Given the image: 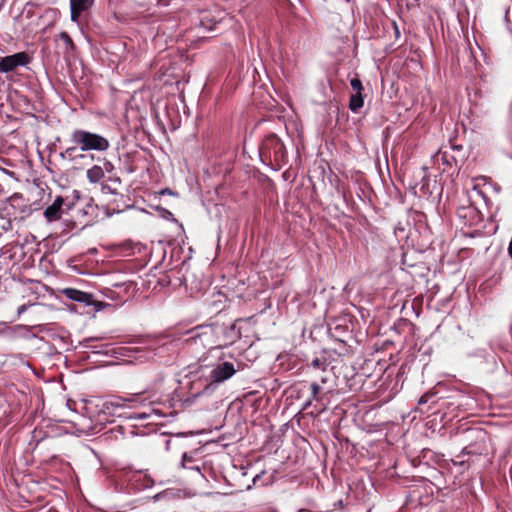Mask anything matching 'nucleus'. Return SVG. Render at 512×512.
Wrapping results in <instances>:
<instances>
[{"label":"nucleus","mask_w":512,"mask_h":512,"mask_svg":"<svg viewBox=\"0 0 512 512\" xmlns=\"http://www.w3.org/2000/svg\"><path fill=\"white\" fill-rule=\"evenodd\" d=\"M194 461V458L192 455L188 454V453H184L182 455V460H181V467L182 468H187V465L189 463H192Z\"/></svg>","instance_id":"nucleus-16"},{"label":"nucleus","mask_w":512,"mask_h":512,"mask_svg":"<svg viewBox=\"0 0 512 512\" xmlns=\"http://www.w3.org/2000/svg\"><path fill=\"white\" fill-rule=\"evenodd\" d=\"M310 387H311V392H312V396H311L312 399L318 400L317 394L319 393V391L321 389L320 385L316 382H313Z\"/></svg>","instance_id":"nucleus-17"},{"label":"nucleus","mask_w":512,"mask_h":512,"mask_svg":"<svg viewBox=\"0 0 512 512\" xmlns=\"http://www.w3.org/2000/svg\"><path fill=\"white\" fill-rule=\"evenodd\" d=\"M189 334H191L190 339H195L197 337H200V334L198 333V328L190 330Z\"/></svg>","instance_id":"nucleus-20"},{"label":"nucleus","mask_w":512,"mask_h":512,"mask_svg":"<svg viewBox=\"0 0 512 512\" xmlns=\"http://www.w3.org/2000/svg\"><path fill=\"white\" fill-rule=\"evenodd\" d=\"M61 294L64 295L71 301L78 302L84 306H94L96 311H100L103 304L93 299V295L74 288H64L61 290Z\"/></svg>","instance_id":"nucleus-3"},{"label":"nucleus","mask_w":512,"mask_h":512,"mask_svg":"<svg viewBox=\"0 0 512 512\" xmlns=\"http://www.w3.org/2000/svg\"><path fill=\"white\" fill-rule=\"evenodd\" d=\"M435 395L434 392L432 391H428L426 393H424L418 400V404L419 405H423V404H426L433 396Z\"/></svg>","instance_id":"nucleus-15"},{"label":"nucleus","mask_w":512,"mask_h":512,"mask_svg":"<svg viewBox=\"0 0 512 512\" xmlns=\"http://www.w3.org/2000/svg\"><path fill=\"white\" fill-rule=\"evenodd\" d=\"M86 177L92 184L99 183L104 178V169L99 165H94L86 171Z\"/></svg>","instance_id":"nucleus-9"},{"label":"nucleus","mask_w":512,"mask_h":512,"mask_svg":"<svg viewBox=\"0 0 512 512\" xmlns=\"http://www.w3.org/2000/svg\"><path fill=\"white\" fill-rule=\"evenodd\" d=\"M463 452H464V453H469V451H468L467 447H464Z\"/></svg>","instance_id":"nucleus-26"},{"label":"nucleus","mask_w":512,"mask_h":512,"mask_svg":"<svg viewBox=\"0 0 512 512\" xmlns=\"http://www.w3.org/2000/svg\"><path fill=\"white\" fill-rule=\"evenodd\" d=\"M350 85L356 93H361L363 90L362 82L359 78L355 77L350 80Z\"/></svg>","instance_id":"nucleus-14"},{"label":"nucleus","mask_w":512,"mask_h":512,"mask_svg":"<svg viewBox=\"0 0 512 512\" xmlns=\"http://www.w3.org/2000/svg\"><path fill=\"white\" fill-rule=\"evenodd\" d=\"M237 369L234 364L231 362H222L217 364L210 372V384L207 386V389L213 384H220L224 381L230 379L235 373Z\"/></svg>","instance_id":"nucleus-5"},{"label":"nucleus","mask_w":512,"mask_h":512,"mask_svg":"<svg viewBox=\"0 0 512 512\" xmlns=\"http://www.w3.org/2000/svg\"><path fill=\"white\" fill-rule=\"evenodd\" d=\"M186 469H190V470H193V471H196L198 472L199 474H201V469L198 465H195V466H189L187 465V468Z\"/></svg>","instance_id":"nucleus-22"},{"label":"nucleus","mask_w":512,"mask_h":512,"mask_svg":"<svg viewBox=\"0 0 512 512\" xmlns=\"http://www.w3.org/2000/svg\"><path fill=\"white\" fill-rule=\"evenodd\" d=\"M70 140L72 143L75 144V146L67 148L65 152L62 153L63 157L65 155L72 156V154L77 150V148H79L82 152H104L108 150L110 147V142L107 138L100 134L93 133L83 129H75L71 133Z\"/></svg>","instance_id":"nucleus-1"},{"label":"nucleus","mask_w":512,"mask_h":512,"mask_svg":"<svg viewBox=\"0 0 512 512\" xmlns=\"http://www.w3.org/2000/svg\"><path fill=\"white\" fill-rule=\"evenodd\" d=\"M30 63V57L26 52H18L13 55L0 58V73H9L17 67L26 66Z\"/></svg>","instance_id":"nucleus-4"},{"label":"nucleus","mask_w":512,"mask_h":512,"mask_svg":"<svg viewBox=\"0 0 512 512\" xmlns=\"http://www.w3.org/2000/svg\"><path fill=\"white\" fill-rule=\"evenodd\" d=\"M262 154H268L277 164L285 162L286 160V149L281 139L276 135H270L264 140Z\"/></svg>","instance_id":"nucleus-2"},{"label":"nucleus","mask_w":512,"mask_h":512,"mask_svg":"<svg viewBox=\"0 0 512 512\" xmlns=\"http://www.w3.org/2000/svg\"><path fill=\"white\" fill-rule=\"evenodd\" d=\"M312 365L315 366V367H319L320 365V360L319 359H315L312 361Z\"/></svg>","instance_id":"nucleus-23"},{"label":"nucleus","mask_w":512,"mask_h":512,"mask_svg":"<svg viewBox=\"0 0 512 512\" xmlns=\"http://www.w3.org/2000/svg\"><path fill=\"white\" fill-rule=\"evenodd\" d=\"M107 181L111 182L112 184H117V185L121 184V180L117 176H109Z\"/></svg>","instance_id":"nucleus-19"},{"label":"nucleus","mask_w":512,"mask_h":512,"mask_svg":"<svg viewBox=\"0 0 512 512\" xmlns=\"http://www.w3.org/2000/svg\"><path fill=\"white\" fill-rule=\"evenodd\" d=\"M230 329H231L232 331H234V330H235V326H234V325H231V326H230Z\"/></svg>","instance_id":"nucleus-27"},{"label":"nucleus","mask_w":512,"mask_h":512,"mask_svg":"<svg viewBox=\"0 0 512 512\" xmlns=\"http://www.w3.org/2000/svg\"><path fill=\"white\" fill-rule=\"evenodd\" d=\"M59 36L65 45V53L71 54L75 49V46H74V43H73L71 37L66 32H61Z\"/></svg>","instance_id":"nucleus-11"},{"label":"nucleus","mask_w":512,"mask_h":512,"mask_svg":"<svg viewBox=\"0 0 512 512\" xmlns=\"http://www.w3.org/2000/svg\"><path fill=\"white\" fill-rule=\"evenodd\" d=\"M101 192L103 194L117 195L118 189H117V187H114L113 185H110L107 182H104L101 184Z\"/></svg>","instance_id":"nucleus-13"},{"label":"nucleus","mask_w":512,"mask_h":512,"mask_svg":"<svg viewBox=\"0 0 512 512\" xmlns=\"http://www.w3.org/2000/svg\"><path fill=\"white\" fill-rule=\"evenodd\" d=\"M259 477H260V476H259V475H257L255 478H253L254 483L256 482V479H257V478H259Z\"/></svg>","instance_id":"nucleus-28"},{"label":"nucleus","mask_w":512,"mask_h":512,"mask_svg":"<svg viewBox=\"0 0 512 512\" xmlns=\"http://www.w3.org/2000/svg\"><path fill=\"white\" fill-rule=\"evenodd\" d=\"M102 168L104 169V173H111L114 169V165L110 161H105Z\"/></svg>","instance_id":"nucleus-18"},{"label":"nucleus","mask_w":512,"mask_h":512,"mask_svg":"<svg viewBox=\"0 0 512 512\" xmlns=\"http://www.w3.org/2000/svg\"><path fill=\"white\" fill-rule=\"evenodd\" d=\"M153 415L157 416V417H162L163 414L160 413L159 410L157 409H152V412L151 413H146V412H143V413H135L133 416H130V418L132 419H136V420H146V419H150Z\"/></svg>","instance_id":"nucleus-12"},{"label":"nucleus","mask_w":512,"mask_h":512,"mask_svg":"<svg viewBox=\"0 0 512 512\" xmlns=\"http://www.w3.org/2000/svg\"><path fill=\"white\" fill-rule=\"evenodd\" d=\"M137 402L135 397L132 398H123V397H113L111 399L106 400L103 403V409L107 411L109 414H117L119 409L122 408H132L135 407L134 403Z\"/></svg>","instance_id":"nucleus-6"},{"label":"nucleus","mask_w":512,"mask_h":512,"mask_svg":"<svg viewBox=\"0 0 512 512\" xmlns=\"http://www.w3.org/2000/svg\"><path fill=\"white\" fill-rule=\"evenodd\" d=\"M95 0H70V17L73 22H78L80 15L90 9Z\"/></svg>","instance_id":"nucleus-7"},{"label":"nucleus","mask_w":512,"mask_h":512,"mask_svg":"<svg viewBox=\"0 0 512 512\" xmlns=\"http://www.w3.org/2000/svg\"><path fill=\"white\" fill-rule=\"evenodd\" d=\"M26 310H27V305L26 304H23V305L19 306L18 309H17V315L20 316Z\"/></svg>","instance_id":"nucleus-21"},{"label":"nucleus","mask_w":512,"mask_h":512,"mask_svg":"<svg viewBox=\"0 0 512 512\" xmlns=\"http://www.w3.org/2000/svg\"><path fill=\"white\" fill-rule=\"evenodd\" d=\"M417 175H426V169L422 168L417 172Z\"/></svg>","instance_id":"nucleus-24"},{"label":"nucleus","mask_w":512,"mask_h":512,"mask_svg":"<svg viewBox=\"0 0 512 512\" xmlns=\"http://www.w3.org/2000/svg\"><path fill=\"white\" fill-rule=\"evenodd\" d=\"M64 204V199L61 196L55 198L53 203L46 207L44 211V216L48 222L57 221L62 216V206Z\"/></svg>","instance_id":"nucleus-8"},{"label":"nucleus","mask_w":512,"mask_h":512,"mask_svg":"<svg viewBox=\"0 0 512 512\" xmlns=\"http://www.w3.org/2000/svg\"><path fill=\"white\" fill-rule=\"evenodd\" d=\"M364 105V100L362 97V93H355L351 95L349 101V108L353 112H357Z\"/></svg>","instance_id":"nucleus-10"},{"label":"nucleus","mask_w":512,"mask_h":512,"mask_svg":"<svg viewBox=\"0 0 512 512\" xmlns=\"http://www.w3.org/2000/svg\"><path fill=\"white\" fill-rule=\"evenodd\" d=\"M478 434H480L481 436H483L484 434L482 433V431H476Z\"/></svg>","instance_id":"nucleus-29"},{"label":"nucleus","mask_w":512,"mask_h":512,"mask_svg":"<svg viewBox=\"0 0 512 512\" xmlns=\"http://www.w3.org/2000/svg\"><path fill=\"white\" fill-rule=\"evenodd\" d=\"M368 512H370V511H368Z\"/></svg>","instance_id":"nucleus-30"},{"label":"nucleus","mask_w":512,"mask_h":512,"mask_svg":"<svg viewBox=\"0 0 512 512\" xmlns=\"http://www.w3.org/2000/svg\"><path fill=\"white\" fill-rule=\"evenodd\" d=\"M312 400H313V399H312V397H311V398L306 402V404H305V406H304V407H305V408H306V407H308V406L311 404Z\"/></svg>","instance_id":"nucleus-25"}]
</instances>
